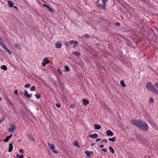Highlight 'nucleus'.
Returning a JSON list of instances; mask_svg holds the SVG:
<instances>
[{
  "label": "nucleus",
  "mask_w": 158,
  "mask_h": 158,
  "mask_svg": "<svg viewBox=\"0 0 158 158\" xmlns=\"http://www.w3.org/2000/svg\"><path fill=\"white\" fill-rule=\"evenodd\" d=\"M138 127L141 131H147L148 129V126L145 122L140 120L139 123Z\"/></svg>",
  "instance_id": "obj_1"
},
{
  "label": "nucleus",
  "mask_w": 158,
  "mask_h": 158,
  "mask_svg": "<svg viewBox=\"0 0 158 158\" xmlns=\"http://www.w3.org/2000/svg\"><path fill=\"white\" fill-rule=\"evenodd\" d=\"M146 87L150 91L153 93L158 94V91L156 88L154 87L152 84L150 82L147 83Z\"/></svg>",
  "instance_id": "obj_2"
},
{
  "label": "nucleus",
  "mask_w": 158,
  "mask_h": 158,
  "mask_svg": "<svg viewBox=\"0 0 158 158\" xmlns=\"http://www.w3.org/2000/svg\"><path fill=\"white\" fill-rule=\"evenodd\" d=\"M106 4L103 3V5H102L98 3V2H97L95 4V6L100 10H106Z\"/></svg>",
  "instance_id": "obj_3"
},
{
  "label": "nucleus",
  "mask_w": 158,
  "mask_h": 158,
  "mask_svg": "<svg viewBox=\"0 0 158 158\" xmlns=\"http://www.w3.org/2000/svg\"><path fill=\"white\" fill-rule=\"evenodd\" d=\"M48 145L49 146V148L54 152L57 153L58 152L55 150V148L54 145L53 144H50L49 142L47 143Z\"/></svg>",
  "instance_id": "obj_4"
},
{
  "label": "nucleus",
  "mask_w": 158,
  "mask_h": 158,
  "mask_svg": "<svg viewBox=\"0 0 158 158\" xmlns=\"http://www.w3.org/2000/svg\"><path fill=\"white\" fill-rule=\"evenodd\" d=\"M140 120H138L135 119H132L131 121V123L132 124L136 126L137 127L138 126V125H139V122Z\"/></svg>",
  "instance_id": "obj_5"
},
{
  "label": "nucleus",
  "mask_w": 158,
  "mask_h": 158,
  "mask_svg": "<svg viewBox=\"0 0 158 158\" xmlns=\"http://www.w3.org/2000/svg\"><path fill=\"white\" fill-rule=\"evenodd\" d=\"M24 95L26 98L27 99L31 98L32 96L31 94H28V92L27 90H25L24 91Z\"/></svg>",
  "instance_id": "obj_6"
},
{
  "label": "nucleus",
  "mask_w": 158,
  "mask_h": 158,
  "mask_svg": "<svg viewBox=\"0 0 158 158\" xmlns=\"http://www.w3.org/2000/svg\"><path fill=\"white\" fill-rule=\"evenodd\" d=\"M13 142H12L11 143H10L9 144V149L8 152H11L13 150Z\"/></svg>",
  "instance_id": "obj_7"
},
{
  "label": "nucleus",
  "mask_w": 158,
  "mask_h": 158,
  "mask_svg": "<svg viewBox=\"0 0 158 158\" xmlns=\"http://www.w3.org/2000/svg\"><path fill=\"white\" fill-rule=\"evenodd\" d=\"M106 133L107 136H112L114 135L113 133L110 130H107Z\"/></svg>",
  "instance_id": "obj_8"
},
{
  "label": "nucleus",
  "mask_w": 158,
  "mask_h": 158,
  "mask_svg": "<svg viewBox=\"0 0 158 158\" xmlns=\"http://www.w3.org/2000/svg\"><path fill=\"white\" fill-rule=\"evenodd\" d=\"M27 136L29 139H31L32 141H33L34 142H35L34 139L30 134H27Z\"/></svg>",
  "instance_id": "obj_9"
},
{
  "label": "nucleus",
  "mask_w": 158,
  "mask_h": 158,
  "mask_svg": "<svg viewBox=\"0 0 158 158\" xmlns=\"http://www.w3.org/2000/svg\"><path fill=\"white\" fill-rule=\"evenodd\" d=\"M82 102L84 105L86 106L88 104L89 102L88 101L87 99H84L82 100Z\"/></svg>",
  "instance_id": "obj_10"
},
{
  "label": "nucleus",
  "mask_w": 158,
  "mask_h": 158,
  "mask_svg": "<svg viewBox=\"0 0 158 158\" xmlns=\"http://www.w3.org/2000/svg\"><path fill=\"white\" fill-rule=\"evenodd\" d=\"M56 48H60L61 47L62 45V43L61 42H57L56 43Z\"/></svg>",
  "instance_id": "obj_11"
},
{
  "label": "nucleus",
  "mask_w": 158,
  "mask_h": 158,
  "mask_svg": "<svg viewBox=\"0 0 158 158\" xmlns=\"http://www.w3.org/2000/svg\"><path fill=\"white\" fill-rule=\"evenodd\" d=\"M43 6H44L45 7L47 8L48 9V10H49V11L51 12H52V13H53V10L51 8H50L48 6L46 5L45 4H43Z\"/></svg>",
  "instance_id": "obj_12"
},
{
  "label": "nucleus",
  "mask_w": 158,
  "mask_h": 158,
  "mask_svg": "<svg viewBox=\"0 0 158 158\" xmlns=\"http://www.w3.org/2000/svg\"><path fill=\"white\" fill-rule=\"evenodd\" d=\"M43 61V63H42V64L43 66H45L47 64L50 62V61L49 60H45V59H44Z\"/></svg>",
  "instance_id": "obj_13"
},
{
  "label": "nucleus",
  "mask_w": 158,
  "mask_h": 158,
  "mask_svg": "<svg viewBox=\"0 0 158 158\" xmlns=\"http://www.w3.org/2000/svg\"><path fill=\"white\" fill-rule=\"evenodd\" d=\"M89 136L91 138H96L98 137V135L97 134L94 133L93 135H90Z\"/></svg>",
  "instance_id": "obj_14"
},
{
  "label": "nucleus",
  "mask_w": 158,
  "mask_h": 158,
  "mask_svg": "<svg viewBox=\"0 0 158 158\" xmlns=\"http://www.w3.org/2000/svg\"><path fill=\"white\" fill-rule=\"evenodd\" d=\"M94 128L96 130H99L101 128V126L98 125L97 124H95L94 126Z\"/></svg>",
  "instance_id": "obj_15"
},
{
  "label": "nucleus",
  "mask_w": 158,
  "mask_h": 158,
  "mask_svg": "<svg viewBox=\"0 0 158 158\" xmlns=\"http://www.w3.org/2000/svg\"><path fill=\"white\" fill-rule=\"evenodd\" d=\"M15 47L18 49L19 51L22 50V48L20 47V44H18L16 43L15 45Z\"/></svg>",
  "instance_id": "obj_16"
},
{
  "label": "nucleus",
  "mask_w": 158,
  "mask_h": 158,
  "mask_svg": "<svg viewBox=\"0 0 158 158\" xmlns=\"http://www.w3.org/2000/svg\"><path fill=\"white\" fill-rule=\"evenodd\" d=\"M2 48L4 49L5 51L8 53L10 55H11V52L10 51L9 49L6 47L4 46V47H2Z\"/></svg>",
  "instance_id": "obj_17"
},
{
  "label": "nucleus",
  "mask_w": 158,
  "mask_h": 158,
  "mask_svg": "<svg viewBox=\"0 0 158 158\" xmlns=\"http://www.w3.org/2000/svg\"><path fill=\"white\" fill-rule=\"evenodd\" d=\"M0 45L2 48L5 46V45L3 43V41L2 38L1 37H0Z\"/></svg>",
  "instance_id": "obj_18"
},
{
  "label": "nucleus",
  "mask_w": 158,
  "mask_h": 158,
  "mask_svg": "<svg viewBox=\"0 0 158 158\" xmlns=\"http://www.w3.org/2000/svg\"><path fill=\"white\" fill-rule=\"evenodd\" d=\"M8 2L9 6L10 7H12L13 6V3L12 1L9 0L8 1Z\"/></svg>",
  "instance_id": "obj_19"
},
{
  "label": "nucleus",
  "mask_w": 158,
  "mask_h": 158,
  "mask_svg": "<svg viewBox=\"0 0 158 158\" xmlns=\"http://www.w3.org/2000/svg\"><path fill=\"white\" fill-rule=\"evenodd\" d=\"M73 144L74 145V146H76L78 148H80V146L79 145L77 141L76 140H75L74 141V142L73 143Z\"/></svg>",
  "instance_id": "obj_20"
},
{
  "label": "nucleus",
  "mask_w": 158,
  "mask_h": 158,
  "mask_svg": "<svg viewBox=\"0 0 158 158\" xmlns=\"http://www.w3.org/2000/svg\"><path fill=\"white\" fill-rule=\"evenodd\" d=\"M84 153L86 154L87 157L90 158L91 157V155L89 153L88 151H85Z\"/></svg>",
  "instance_id": "obj_21"
},
{
  "label": "nucleus",
  "mask_w": 158,
  "mask_h": 158,
  "mask_svg": "<svg viewBox=\"0 0 158 158\" xmlns=\"http://www.w3.org/2000/svg\"><path fill=\"white\" fill-rule=\"evenodd\" d=\"M109 149L110 150V152H111L112 154L114 153L115 152L114 149L111 147L109 146Z\"/></svg>",
  "instance_id": "obj_22"
},
{
  "label": "nucleus",
  "mask_w": 158,
  "mask_h": 158,
  "mask_svg": "<svg viewBox=\"0 0 158 158\" xmlns=\"http://www.w3.org/2000/svg\"><path fill=\"white\" fill-rule=\"evenodd\" d=\"M73 54L74 55H75V56H76L78 57L80 55V54L78 52H74L73 53Z\"/></svg>",
  "instance_id": "obj_23"
},
{
  "label": "nucleus",
  "mask_w": 158,
  "mask_h": 158,
  "mask_svg": "<svg viewBox=\"0 0 158 158\" xmlns=\"http://www.w3.org/2000/svg\"><path fill=\"white\" fill-rule=\"evenodd\" d=\"M108 140L112 142H114L115 140V137H114L112 138H109L108 139Z\"/></svg>",
  "instance_id": "obj_24"
},
{
  "label": "nucleus",
  "mask_w": 158,
  "mask_h": 158,
  "mask_svg": "<svg viewBox=\"0 0 158 158\" xmlns=\"http://www.w3.org/2000/svg\"><path fill=\"white\" fill-rule=\"evenodd\" d=\"M120 83L121 86L123 87H124L126 86L125 85L124 82L123 81V80H121L120 81Z\"/></svg>",
  "instance_id": "obj_25"
},
{
  "label": "nucleus",
  "mask_w": 158,
  "mask_h": 158,
  "mask_svg": "<svg viewBox=\"0 0 158 158\" xmlns=\"http://www.w3.org/2000/svg\"><path fill=\"white\" fill-rule=\"evenodd\" d=\"M35 96L37 99H39L41 97V95L40 94L37 93L35 94Z\"/></svg>",
  "instance_id": "obj_26"
},
{
  "label": "nucleus",
  "mask_w": 158,
  "mask_h": 158,
  "mask_svg": "<svg viewBox=\"0 0 158 158\" xmlns=\"http://www.w3.org/2000/svg\"><path fill=\"white\" fill-rule=\"evenodd\" d=\"M1 68L4 71H6L7 70V68L5 65H2L1 66Z\"/></svg>",
  "instance_id": "obj_27"
},
{
  "label": "nucleus",
  "mask_w": 158,
  "mask_h": 158,
  "mask_svg": "<svg viewBox=\"0 0 158 158\" xmlns=\"http://www.w3.org/2000/svg\"><path fill=\"white\" fill-rule=\"evenodd\" d=\"M7 102L8 105L9 104L11 106H13L12 102L9 99L7 100Z\"/></svg>",
  "instance_id": "obj_28"
},
{
  "label": "nucleus",
  "mask_w": 158,
  "mask_h": 158,
  "mask_svg": "<svg viewBox=\"0 0 158 158\" xmlns=\"http://www.w3.org/2000/svg\"><path fill=\"white\" fill-rule=\"evenodd\" d=\"M15 127H12L9 128L8 129V131L11 132H12L15 129Z\"/></svg>",
  "instance_id": "obj_29"
},
{
  "label": "nucleus",
  "mask_w": 158,
  "mask_h": 158,
  "mask_svg": "<svg viewBox=\"0 0 158 158\" xmlns=\"http://www.w3.org/2000/svg\"><path fill=\"white\" fill-rule=\"evenodd\" d=\"M64 68L65 69V71L68 72L69 71V69L68 66L65 65L64 66Z\"/></svg>",
  "instance_id": "obj_30"
},
{
  "label": "nucleus",
  "mask_w": 158,
  "mask_h": 158,
  "mask_svg": "<svg viewBox=\"0 0 158 158\" xmlns=\"http://www.w3.org/2000/svg\"><path fill=\"white\" fill-rule=\"evenodd\" d=\"M10 139L9 138L8 136H6V138L4 139L3 141L4 142H8Z\"/></svg>",
  "instance_id": "obj_31"
},
{
  "label": "nucleus",
  "mask_w": 158,
  "mask_h": 158,
  "mask_svg": "<svg viewBox=\"0 0 158 158\" xmlns=\"http://www.w3.org/2000/svg\"><path fill=\"white\" fill-rule=\"evenodd\" d=\"M16 157L17 158H23V155H22L20 156L19 154H17L16 155Z\"/></svg>",
  "instance_id": "obj_32"
},
{
  "label": "nucleus",
  "mask_w": 158,
  "mask_h": 158,
  "mask_svg": "<svg viewBox=\"0 0 158 158\" xmlns=\"http://www.w3.org/2000/svg\"><path fill=\"white\" fill-rule=\"evenodd\" d=\"M149 102L150 103H153L154 102L153 99L151 97L149 100Z\"/></svg>",
  "instance_id": "obj_33"
},
{
  "label": "nucleus",
  "mask_w": 158,
  "mask_h": 158,
  "mask_svg": "<svg viewBox=\"0 0 158 158\" xmlns=\"http://www.w3.org/2000/svg\"><path fill=\"white\" fill-rule=\"evenodd\" d=\"M57 72L60 75H61L62 74V72L60 69H57Z\"/></svg>",
  "instance_id": "obj_34"
},
{
  "label": "nucleus",
  "mask_w": 158,
  "mask_h": 158,
  "mask_svg": "<svg viewBox=\"0 0 158 158\" xmlns=\"http://www.w3.org/2000/svg\"><path fill=\"white\" fill-rule=\"evenodd\" d=\"M35 89V86H32L30 89L31 91H34Z\"/></svg>",
  "instance_id": "obj_35"
},
{
  "label": "nucleus",
  "mask_w": 158,
  "mask_h": 158,
  "mask_svg": "<svg viewBox=\"0 0 158 158\" xmlns=\"http://www.w3.org/2000/svg\"><path fill=\"white\" fill-rule=\"evenodd\" d=\"M103 3L106 4V3L108 1V0H102Z\"/></svg>",
  "instance_id": "obj_36"
},
{
  "label": "nucleus",
  "mask_w": 158,
  "mask_h": 158,
  "mask_svg": "<svg viewBox=\"0 0 158 158\" xmlns=\"http://www.w3.org/2000/svg\"><path fill=\"white\" fill-rule=\"evenodd\" d=\"M55 105L58 108H60V105L59 103H56Z\"/></svg>",
  "instance_id": "obj_37"
},
{
  "label": "nucleus",
  "mask_w": 158,
  "mask_h": 158,
  "mask_svg": "<svg viewBox=\"0 0 158 158\" xmlns=\"http://www.w3.org/2000/svg\"><path fill=\"white\" fill-rule=\"evenodd\" d=\"M30 86V84H27L25 85L24 87L26 88H28Z\"/></svg>",
  "instance_id": "obj_38"
},
{
  "label": "nucleus",
  "mask_w": 158,
  "mask_h": 158,
  "mask_svg": "<svg viewBox=\"0 0 158 158\" xmlns=\"http://www.w3.org/2000/svg\"><path fill=\"white\" fill-rule=\"evenodd\" d=\"M74 42L73 40H71L69 41V43H70L71 44H72L74 43Z\"/></svg>",
  "instance_id": "obj_39"
},
{
  "label": "nucleus",
  "mask_w": 158,
  "mask_h": 158,
  "mask_svg": "<svg viewBox=\"0 0 158 158\" xmlns=\"http://www.w3.org/2000/svg\"><path fill=\"white\" fill-rule=\"evenodd\" d=\"M14 93L16 95H18V90H15L14 91Z\"/></svg>",
  "instance_id": "obj_40"
},
{
  "label": "nucleus",
  "mask_w": 158,
  "mask_h": 158,
  "mask_svg": "<svg viewBox=\"0 0 158 158\" xmlns=\"http://www.w3.org/2000/svg\"><path fill=\"white\" fill-rule=\"evenodd\" d=\"M101 150L105 152H106L107 151L106 150L105 148H102Z\"/></svg>",
  "instance_id": "obj_41"
},
{
  "label": "nucleus",
  "mask_w": 158,
  "mask_h": 158,
  "mask_svg": "<svg viewBox=\"0 0 158 158\" xmlns=\"http://www.w3.org/2000/svg\"><path fill=\"white\" fill-rule=\"evenodd\" d=\"M120 25V23L118 22H117L115 23V25L117 26H119Z\"/></svg>",
  "instance_id": "obj_42"
},
{
  "label": "nucleus",
  "mask_w": 158,
  "mask_h": 158,
  "mask_svg": "<svg viewBox=\"0 0 158 158\" xmlns=\"http://www.w3.org/2000/svg\"><path fill=\"white\" fill-rule=\"evenodd\" d=\"M155 87H156L158 89V83H156L155 84Z\"/></svg>",
  "instance_id": "obj_43"
},
{
  "label": "nucleus",
  "mask_w": 158,
  "mask_h": 158,
  "mask_svg": "<svg viewBox=\"0 0 158 158\" xmlns=\"http://www.w3.org/2000/svg\"><path fill=\"white\" fill-rule=\"evenodd\" d=\"M19 152L22 153H23V152H24V150H23V149H21L20 150Z\"/></svg>",
  "instance_id": "obj_44"
},
{
  "label": "nucleus",
  "mask_w": 158,
  "mask_h": 158,
  "mask_svg": "<svg viewBox=\"0 0 158 158\" xmlns=\"http://www.w3.org/2000/svg\"><path fill=\"white\" fill-rule=\"evenodd\" d=\"M88 152L89 153L90 155H93V151H89Z\"/></svg>",
  "instance_id": "obj_45"
},
{
  "label": "nucleus",
  "mask_w": 158,
  "mask_h": 158,
  "mask_svg": "<svg viewBox=\"0 0 158 158\" xmlns=\"http://www.w3.org/2000/svg\"><path fill=\"white\" fill-rule=\"evenodd\" d=\"M100 140H101L100 139V138L96 140V142L99 141H100Z\"/></svg>",
  "instance_id": "obj_46"
},
{
  "label": "nucleus",
  "mask_w": 158,
  "mask_h": 158,
  "mask_svg": "<svg viewBox=\"0 0 158 158\" xmlns=\"http://www.w3.org/2000/svg\"><path fill=\"white\" fill-rule=\"evenodd\" d=\"M84 35L85 36H86L87 38H89V35L88 34H85Z\"/></svg>",
  "instance_id": "obj_47"
},
{
  "label": "nucleus",
  "mask_w": 158,
  "mask_h": 158,
  "mask_svg": "<svg viewBox=\"0 0 158 158\" xmlns=\"http://www.w3.org/2000/svg\"><path fill=\"white\" fill-rule=\"evenodd\" d=\"M104 141L105 143H107V140L106 139H104Z\"/></svg>",
  "instance_id": "obj_48"
},
{
  "label": "nucleus",
  "mask_w": 158,
  "mask_h": 158,
  "mask_svg": "<svg viewBox=\"0 0 158 158\" xmlns=\"http://www.w3.org/2000/svg\"><path fill=\"white\" fill-rule=\"evenodd\" d=\"M75 106L74 104H72L71 106H70V107H73V108Z\"/></svg>",
  "instance_id": "obj_49"
},
{
  "label": "nucleus",
  "mask_w": 158,
  "mask_h": 158,
  "mask_svg": "<svg viewBox=\"0 0 158 158\" xmlns=\"http://www.w3.org/2000/svg\"><path fill=\"white\" fill-rule=\"evenodd\" d=\"M8 136V137L9 138V139H10L12 136V135L11 134V135H10L9 136Z\"/></svg>",
  "instance_id": "obj_50"
},
{
  "label": "nucleus",
  "mask_w": 158,
  "mask_h": 158,
  "mask_svg": "<svg viewBox=\"0 0 158 158\" xmlns=\"http://www.w3.org/2000/svg\"><path fill=\"white\" fill-rule=\"evenodd\" d=\"M74 43L75 44H77V41H74Z\"/></svg>",
  "instance_id": "obj_51"
},
{
  "label": "nucleus",
  "mask_w": 158,
  "mask_h": 158,
  "mask_svg": "<svg viewBox=\"0 0 158 158\" xmlns=\"http://www.w3.org/2000/svg\"><path fill=\"white\" fill-rule=\"evenodd\" d=\"M104 147V146L103 145H101L100 146V148H102Z\"/></svg>",
  "instance_id": "obj_52"
},
{
  "label": "nucleus",
  "mask_w": 158,
  "mask_h": 158,
  "mask_svg": "<svg viewBox=\"0 0 158 158\" xmlns=\"http://www.w3.org/2000/svg\"><path fill=\"white\" fill-rule=\"evenodd\" d=\"M13 7L14 8H16V9H18V7L16 6H14Z\"/></svg>",
  "instance_id": "obj_53"
},
{
  "label": "nucleus",
  "mask_w": 158,
  "mask_h": 158,
  "mask_svg": "<svg viewBox=\"0 0 158 158\" xmlns=\"http://www.w3.org/2000/svg\"><path fill=\"white\" fill-rule=\"evenodd\" d=\"M94 145V143H92L91 144V145L92 146H93Z\"/></svg>",
  "instance_id": "obj_54"
},
{
  "label": "nucleus",
  "mask_w": 158,
  "mask_h": 158,
  "mask_svg": "<svg viewBox=\"0 0 158 158\" xmlns=\"http://www.w3.org/2000/svg\"><path fill=\"white\" fill-rule=\"evenodd\" d=\"M96 45H98V46H99V44H96Z\"/></svg>",
  "instance_id": "obj_55"
},
{
  "label": "nucleus",
  "mask_w": 158,
  "mask_h": 158,
  "mask_svg": "<svg viewBox=\"0 0 158 158\" xmlns=\"http://www.w3.org/2000/svg\"><path fill=\"white\" fill-rule=\"evenodd\" d=\"M104 141V139H102V140L101 141V143H102V141Z\"/></svg>",
  "instance_id": "obj_56"
},
{
  "label": "nucleus",
  "mask_w": 158,
  "mask_h": 158,
  "mask_svg": "<svg viewBox=\"0 0 158 158\" xmlns=\"http://www.w3.org/2000/svg\"><path fill=\"white\" fill-rule=\"evenodd\" d=\"M75 45H74L73 46V48H75Z\"/></svg>",
  "instance_id": "obj_57"
},
{
  "label": "nucleus",
  "mask_w": 158,
  "mask_h": 158,
  "mask_svg": "<svg viewBox=\"0 0 158 158\" xmlns=\"http://www.w3.org/2000/svg\"><path fill=\"white\" fill-rule=\"evenodd\" d=\"M27 158H31V157L30 156V157H28Z\"/></svg>",
  "instance_id": "obj_58"
},
{
  "label": "nucleus",
  "mask_w": 158,
  "mask_h": 158,
  "mask_svg": "<svg viewBox=\"0 0 158 158\" xmlns=\"http://www.w3.org/2000/svg\"><path fill=\"white\" fill-rule=\"evenodd\" d=\"M66 45H68V44L67 43L66 44H65Z\"/></svg>",
  "instance_id": "obj_59"
},
{
  "label": "nucleus",
  "mask_w": 158,
  "mask_h": 158,
  "mask_svg": "<svg viewBox=\"0 0 158 158\" xmlns=\"http://www.w3.org/2000/svg\"><path fill=\"white\" fill-rule=\"evenodd\" d=\"M20 141H21V140H19V141H18V142H19Z\"/></svg>",
  "instance_id": "obj_60"
},
{
  "label": "nucleus",
  "mask_w": 158,
  "mask_h": 158,
  "mask_svg": "<svg viewBox=\"0 0 158 158\" xmlns=\"http://www.w3.org/2000/svg\"><path fill=\"white\" fill-rule=\"evenodd\" d=\"M1 100H2L1 98H0V101Z\"/></svg>",
  "instance_id": "obj_61"
},
{
  "label": "nucleus",
  "mask_w": 158,
  "mask_h": 158,
  "mask_svg": "<svg viewBox=\"0 0 158 158\" xmlns=\"http://www.w3.org/2000/svg\"><path fill=\"white\" fill-rule=\"evenodd\" d=\"M2 122V121H0V123Z\"/></svg>",
  "instance_id": "obj_62"
},
{
  "label": "nucleus",
  "mask_w": 158,
  "mask_h": 158,
  "mask_svg": "<svg viewBox=\"0 0 158 158\" xmlns=\"http://www.w3.org/2000/svg\"><path fill=\"white\" fill-rule=\"evenodd\" d=\"M14 136H15V135H14Z\"/></svg>",
  "instance_id": "obj_63"
},
{
  "label": "nucleus",
  "mask_w": 158,
  "mask_h": 158,
  "mask_svg": "<svg viewBox=\"0 0 158 158\" xmlns=\"http://www.w3.org/2000/svg\"><path fill=\"white\" fill-rule=\"evenodd\" d=\"M149 0V1H150V0Z\"/></svg>",
  "instance_id": "obj_64"
}]
</instances>
